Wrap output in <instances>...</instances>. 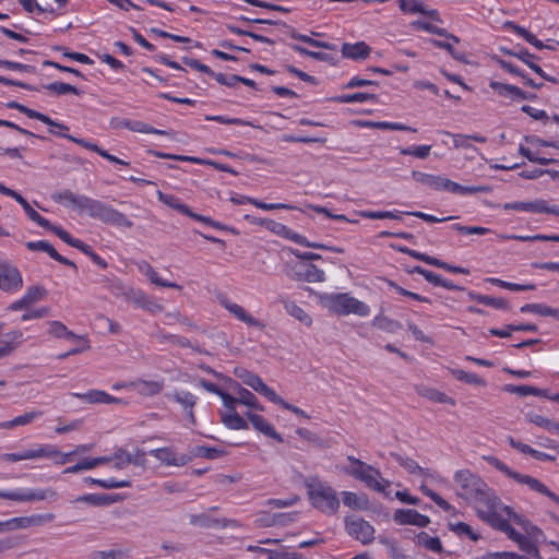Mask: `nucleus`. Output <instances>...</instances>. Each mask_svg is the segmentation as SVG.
I'll use <instances>...</instances> for the list:
<instances>
[{
	"label": "nucleus",
	"mask_w": 559,
	"mask_h": 559,
	"mask_svg": "<svg viewBox=\"0 0 559 559\" xmlns=\"http://www.w3.org/2000/svg\"><path fill=\"white\" fill-rule=\"evenodd\" d=\"M49 333L59 338H80L72 331H69L67 326L59 321L49 322Z\"/></svg>",
	"instance_id": "obj_54"
},
{
	"label": "nucleus",
	"mask_w": 559,
	"mask_h": 559,
	"mask_svg": "<svg viewBox=\"0 0 559 559\" xmlns=\"http://www.w3.org/2000/svg\"><path fill=\"white\" fill-rule=\"evenodd\" d=\"M92 448H93V444H80L73 451L68 452V453H61L58 450V454L56 455V459L53 461L56 464L63 465V464L68 463L69 461H71V459L74 455L88 452L92 450Z\"/></svg>",
	"instance_id": "obj_50"
},
{
	"label": "nucleus",
	"mask_w": 559,
	"mask_h": 559,
	"mask_svg": "<svg viewBox=\"0 0 559 559\" xmlns=\"http://www.w3.org/2000/svg\"><path fill=\"white\" fill-rule=\"evenodd\" d=\"M431 151V145H420V146H411L405 148H400V154L402 155H412L420 159H425L429 156Z\"/></svg>",
	"instance_id": "obj_58"
},
{
	"label": "nucleus",
	"mask_w": 559,
	"mask_h": 559,
	"mask_svg": "<svg viewBox=\"0 0 559 559\" xmlns=\"http://www.w3.org/2000/svg\"><path fill=\"white\" fill-rule=\"evenodd\" d=\"M110 127L112 129H117V130L126 128L133 132H140V133L166 134V131L155 129L145 122L138 121V120L122 119V118H118V117H115L110 120Z\"/></svg>",
	"instance_id": "obj_15"
},
{
	"label": "nucleus",
	"mask_w": 559,
	"mask_h": 559,
	"mask_svg": "<svg viewBox=\"0 0 559 559\" xmlns=\"http://www.w3.org/2000/svg\"><path fill=\"white\" fill-rule=\"evenodd\" d=\"M526 419L549 431H559V424L535 413L526 414Z\"/></svg>",
	"instance_id": "obj_49"
},
{
	"label": "nucleus",
	"mask_w": 559,
	"mask_h": 559,
	"mask_svg": "<svg viewBox=\"0 0 559 559\" xmlns=\"http://www.w3.org/2000/svg\"><path fill=\"white\" fill-rule=\"evenodd\" d=\"M222 421L226 427L234 430H246L249 428L248 423L236 412L223 414Z\"/></svg>",
	"instance_id": "obj_41"
},
{
	"label": "nucleus",
	"mask_w": 559,
	"mask_h": 559,
	"mask_svg": "<svg viewBox=\"0 0 559 559\" xmlns=\"http://www.w3.org/2000/svg\"><path fill=\"white\" fill-rule=\"evenodd\" d=\"M47 290L43 286H31L22 298L12 302L8 309L11 311L28 310L34 304L45 299Z\"/></svg>",
	"instance_id": "obj_12"
},
{
	"label": "nucleus",
	"mask_w": 559,
	"mask_h": 559,
	"mask_svg": "<svg viewBox=\"0 0 559 559\" xmlns=\"http://www.w3.org/2000/svg\"><path fill=\"white\" fill-rule=\"evenodd\" d=\"M497 503L493 504L491 509L486 508H478V516L491 524L492 526L497 527L499 531L506 533V531L511 525L507 520L500 518L496 512Z\"/></svg>",
	"instance_id": "obj_22"
},
{
	"label": "nucleus",
	"mask_w": 559,
	"mask_h": 559,
	"mask_svg": "<svg viewBox=\"0 0 559 559\" xmlns=\"http://www.w3.org/2000/svg\"><path fill=\"white\" fill-rule=\"evenodd\" d=\"M73 395L75 397L82 399L91 404H93V403L111 404V403H118L120 401L119 399L111 396L104 391H98V390H91L84 394L74 393Z\"/></svg>",
	"instance_id": "obj_27"
},
{
	"label": "nucleus",
	"mask_w": 559,
	"mask_h": 559,
	"mask_svg": "<svg viewBox=\"0 0 559 559\" xmlns=\"http://www.w3.org/2000/svg\"><path fill=\"white\" fill-rule=\"evenodd\" d=\"M141 271L148 277L151 283H153L155 285H158L162 287H167V288H176V289L182 288L180 285H178L176 283L162 280L158 276L157 272L152 267V265L146 262H144L143 265L141 266Z\"/></svg>",
	"instance_id": "obj_34"
},
{
	"label": "nucleus",
	"mask_w": 559,
	"mask_h": 559,
	"mask_svg": "<svg viewBox=\"0 0 559 559\" xmlns=\"http://www.w3.org/2000/svg\"><path fill=\"white\" fill-rule=\"evenodd\" d=\"M393 520L400 525H415L426 527L430 523L427 515L419 513L414 509H399L393 514Z\"/></svg>",
	"instance_id": "obj_14"
},
{
	"label": "nucleus",
	"mask_w": 559,
	"mask_h": 559,
	"mask_svg": "<svg viewBox=\"0 0 559 559\" xmlns=\"http://www.w3.org/2000/svg\"><path fill=\"white\" fill-rule=\"evenodd\" d=\"M25 246L29 251L46 252L50 258L58 261L59 263L71 266L74 270H78V266L73 261L59 254L57 252V250L52 247V245L46 240L28 241L25 243Z\"/></svg>",
	"instance_id": "obj_17"
},
{
	"label": "nucleus",
	"mask_w": 559,
	"mask_h": 559,
	"mask_svg": "<svg viewBox=\"0 0 559 559\" xmlns=\"http://www.w3.org/2000/svg\"><path fill=\"white\" fill-rule=\"evenodd\" d=\"M134 385L138 389V392L142 395L153 396L162 392L164 388L163 381H145L140 380Z\"/></svg>",
	"instance_id": "obj_38"
},
{
	"label": "nucleus",
	"mask_w": 559,
	"mask_h": 559,
	"mask_svg": "<svg viewBox=\"0 0 559 559\" xmlns=\"http://www.w3.org/2000/svg\"><path fill=\"white\" fill-rule=\"evenodd\" d=\"M217 299L221 306H223L229 313L235 316L239 321L248 324L249 326H254L261 330L264 329L265 324L263 322L253 318L240 305L231 302L225 295H219Z\"/></svg>",
	"instance_id": "obj_11"
},
{
	"label": "nucleus",
	"mask_w": 559,
	"mask_h": 559,
	"mask_svg": "<svg viewBox=\"0 0 559 559\" xmlns=\"http://www.w3.org/2000/svg\"><path fill=\"white\" fill-rule=\"evenodd\" d=\"M0 498L13 500V501H20V502H33V501H43V500L55 501L58 499V492L53 488L31 490V491L24 492V493L7 491V493H1Z\"/></svg>",
	"instance_id": "obj_9"
},
{
	"label": "nucleus",
	"mask_w": 559,
	"mask_h": 559,
	"mask_svg": "<svg viewBox=\"0 0 559 559\" xmlns=\"http://www.w3.org/2000/svg\"><path fill=\"white\" fill-rule=\"evenodd\" d=\"M372 325L389 333H394L402 328V324L399 321L382 314H379L373 319Z\"/></svg>",
	"instance_id": "obj_42"
},
{
	"label": "nucleus",
	"mask_w": 559,
	"mask_h": 559,
	"mask_svg": "<svg viewBox=\"0 0 559 559\" xmlns=\"http://www.w3.org/2000/svg\"><path fill=\"white\" fill-rule=\"evenodd\" d=\"M345 527L352 537L356 538L365 545L371 543L374 539L373 526H371L361 518H346Z\"/></svg>",
	"instance_id": "obj_7"
},
{
	"label": "nucleus",
	"mask_w": 559,
	"mask_h": 559,
	"mask_svg": "<svg viewBox=\"0 0 559 559\" xmlns=\"http://www.w3.org/2000/svg\"><path fill=\"white\" fill-rule=\"evenodd\" d=\"M516 58L527 64L535 73H543V69L534 61L539 58L531 53L526 48L520 47L516 52Z\"/></svg>",
	"instance_id": "obj_51"
},
{
	"label": "nucleus",
	"mask_w": 559,
	"mask_h": 559,
	"mask_svg": "<svg viewBox=\"0 0 559 559\" xmlns=\"http://www.w3.org/2000/svg\"><path fill=\"white\" fill-rule=\"evenodd\" d=\"M400 9L407 13H425L424 2L419 0H399Z\"/></svg>",
	"instance_id": "obj_59"
},
{
	"label": "nucleus",
	"mask_w": 559,
	"mask_h": 559,
	"mask_svg": "<svg viewBox=\"0 0 559 559\" xmlns=\"http://www.w3.org/2000/svg\"><path fill=\"white\" fill-rule=\"evenodd\" d=\"M14 200L22 205L29 219L38 224L40 227L49 226V221L36 212L20 193L14 195Z\"/></svg>",
	"instance_id": "obj_37"
},
{
	"label": "nucleus",
	"mask_w": 559,
	"mask_h": 559,
	"mask_svg": "<svg viewBox=\"0 0 559 559\" xmlns=\"http://www.w3.org/2000/svg\"><path fill=\"white\" fill-rule=\"evenodd\" d=\"M391 456L402 466L404 467L408 473L411 474H424L425 469L417 464L416 461H414L411 457H405L399 453H391Z\"/></svg>",
	"instance_id": "obj_45"
},
{
	"label": "nucleus",
	"mask_w": 559,
	"mask_h": 559,
	"mask_svg": "<svg viewBox=\"0 0 559 559\" xmlns=\"http://www.w3.org/2000/svg\"><path fill=\"white\" fill-rule=\"evenodd\" d=\"M489 86L496 91L500 96L503 97H511V98H518L524 97V91H522L520 87L511 84H504L497 81H491L489 83Z\"/></svg>",
	"instance_id": "obj_29"
},
{
	"label": "nucleus",
	"mask_w": 559,
	"mask_h": 559,
	"mask_svg": "<svg viewBox=\"0 0 559 559\" xmlns=\"http://www.w3.org/2000/svg\"><path fill=\"white\" fill-rule=\"evenodd\" d=\"M452 228L461 234L464 235H486L489 234L491 230L486 227L480 226H464L460 224H454Z\"/></svg>",
	"instance_id": "obj_63"
},
{
	"label": "nucleus",
	"mask_w": 559,
	"mask_h": 559,
	"mask_svg": "<svg viewBox=\"0 0 559 559\" xmlns=\"http://www.w3.org/2000/svg\"><path fill=\"white\" fill-rule=\"evenodd\" d=\"M43 228L52 231L56 236H58L62 241L68 243L69 246L81 250V248L85 245L80 239L73 238L67 230H64L60 226H56L49 222V226H44Z\"/></svg>",
	"instance_id": "obj_32"
},
{
	"label": "nucleus",
	"mask_w": 559,
	"mask_h": 559,
	"mask_svg": "<svg viewBox=\"0 0 559 559\" xmlns=\"http://www.w3.org/2000/svg\"><path fill=\"white\" fill-rule=\"evenodd\" d=\"M90 559H129L128 549L95 550L90 555Z\"/></svg>",
	"instance_id": "obj_44"
},
{
	"label": "nucleus",
	"mask_w": 559,
	"mask_h": 559,
	"mask_svg": "<svg viewBox=\"0 0 559 559\" xmlns=\"http://www.w3.org/2000/svg\"><path fill=\"white\" fill-rule=\"evenodd\" d=\"M371 48L365 41L356 44L345 43L342 46V55L345 58L353 60H365L369 57Z\"/></svg>",
	"instance_id": "obj_21"
},
{
	"label": "nucleus",
	"mask_w": 559,
	"mask_h": 559,
	"mask_svg": "<svg viewBox=\"0 0 559 559\" xmlns=\"http://www.w3.org/2000/svg\"><path fill=\"white\" fill-rule=\"evenodd\" d=\"M157 198L165 205L178 211L179 213H181L183 215L188 216L189 214H191V209L187 204L182 203L177 197H175L173 194H166V193H163L162 191H158Z\"/></svg>",
	"instance_id": "obj_31"
},
{
	"label": "nucleus",
	"mask_w": 559,
	"mask_h": 559,
	"mask_svg": "<svg viewBox=\"0 0 559 559\" xmlns=\"http://www.w3.org/2000/svg\"><path fill=\"white\" fill-rule=\"evenodd\" d=\"M235 376L239 378L245 384L253 389L255 392L260 393L269 401L276 393L273 389L267 386L263 380L255 373H252L243 368H236L234 371Z\"/></svg>",
	"instance_id": "obj_10"
},
{
	"label": "nucleus",
	"mask_w": 559,
	"mask_h": 559,
	"mask_svg": "<svg viewBox=\"0 0 559 559\" xmlns=\"http://www.w3.org/2000/svg\"><path fill=\"white\" fill-rule=\"evenodd\" d=\"M239 403L246 406L263 411V407L259 404L257 396L249 390L239 386L238 389Z\"/></svg>",
	"instance_id": "obj_53"
},
{
	"label": "nucleus",
	"mask_w": 559,
	"mask_h": 559,
	"mask_svg": "<svg viewBox=\"0 0 559 559\" xmlns=\"http://www.w3.org/2000/svg\"><path fill=\"white\" fill-rule=\"evenodd\" d=\"M381 473L374 468V471H366L358 480L364 481L369 488H372L379 492L384 491V486L381 481Z\"/></svg>",
	"instance_id": "obj_43"
},
{
	"label": "nucleus",
	"mask_w": 559,
	"mask_h": 559,
	"mask_svg": "<svg viewBox=\"0 0 559 559\" xmlns=\"http://www.w3.org/2000/svg\"><path fill=\"white\" fill-rule=\"evenodd\" d=\"M283 305L287 313L294 317L296 320H298L299 322L307 326H310L312 324L311 317L295 301L284 300Z\"/></svg>",
	"instance_id": "obj_30"
},
{
	"label": "nucleus",
	"mask_w": 559,
	"mask_h": 559,
	"mask_svg": "<svg viewBox=\"0 0 559 559\" xmlns=\"http://www.w3.org/2000/svg\"><path fill=\"white\" fill-rule=\"evenodd\" d=\"M484 460L487 461L490 465L496 467L498 471L507 475L508 477L514 479L515 481L528 486L532 490L545 495L550 498L554 502L559 504V496L550 491L542 481L537 478L532 477L530 475H523L511 469L507 464L497 459L496 456H484Z\"/></svg>",
	"instance_id": "obj_5"
},
{
	"label": "nucleus",
	"mask_w": 559,
	"mask_h": 559,
	"mask_svg": "<svg viewBox=\"0 0 559 559\" xmlns=\"http://www.w3.org/2000/svg\"><path fill=\"white\" fill-rule=\"evenodd\" d=\"M504 210L525 211L532 213H544L547 210L545 200H535L531 202H511L504 204Z\"/></svg>",
	"instance_id": "obj_24"
},
{
	"label": "nucleus",
	"mask_w": 559,
	"mask_h": 559,
	"mask_svg": "<svg viewBox=\"0 0 559 559\" xmlns=\"http://www.w3.org/2000/svg\"><path fill=\"white\" fill-rule=\"evenodd\" d=\"M377 95L371 93H362L357 92L354 94L340 95L332 98L333 102L341 104H349V103H364L367 100H376Z\"/></svg>",
	"instance_id": "obj_39"
},
{
	"label": "nucleus",
	"mask_w": 559,
	"mask_h": 559,
	"mask_svg": "<svg viewBox=\"0 0 559 559\" xmlns=\"http://www.w3.org/2000/svg\"><path fill=\"white\" fill-rule=\"evenodd\" d=\"M150 453L167 465L183 466L190 461V456L186 454L177 455L170 448L155 449Z\"/></svg>",
	"instance_id": "obj_19"
},
{
	"label": "nucleus",
	"mask_w": 559,
	"mask_h": 559,
	"mask_svg": "<svg viewBox=\"0 0 559 559\" xmlns=\"http://www.w3.org/2000/svg\"><path fill=\"white\" fill-rule=\"evenodd\" d=\"M193 455L198 456V457H205L209 460H214V459L224 456L225 451L222 449L199 445V447L194 448Z\"/></svg>",
	"instance_id": "obj_55"
},
{
	"label": "nucleus",
	"mask_w": 559,
	"mask_h": 559,
	"mask_svg": "<svg viewBox=\"0 0 559 559\" xmlns=\"http://www.w3.org/2000/svg\"><path fill=\"white\" fill-rule=\"evenodd\" d=\"M347 460H348V461H349L354 466H353V467H350V468H345V472H346L348 475H350V476L355 477L356 479H359V478H360V476H362V474H364L366 471H374V468H373L371 465H369V464H367V463H365V462L360 461L359 459H356V457H354V456H348V457H347Z\"/></svg>",
	"instance_id": "obj_46"
},
{
	"label": "nucleus",
	"mask_w": 559,
	"mask_h": 559,
	"mask_svg": "<svg viewBox=\"0 0 559 559\" xmlns=\"http://www.w3.org/2000/svg\"><path fill=\"white\" fill-rule=\"evenodd\" d=\"M43 416L41 411H31L23 415H20L12 420L0 423V429H13L17 426H26L32 424L35 419Z\"/></svg>",
	"instance_id": "obj_26"
},
{
	"label": "nucleus",
	"mask_w": 559,
	"mask_h": 559,
	"mask_svg": "<svg viewBox=\"0 0 559 559\" xmlns=\"http://www.w3.org/2000/svg\"><path fill=\"white\" fill-rule=\"evenodd\" d=\"M467 295L472 300H475L488 307L502 310H508L510 308L509 301L502 297H491L488 295H480L474 292H468Z\"/></svg>",
	"instance_id": "obj_25"
},
{
	"label": "nucleus",
	"mask_w": 559,
	"mask_h": 559,
	"mask_svg": "<svg viewBox=\"0 0 559 559\" xmlns=\"http://www.w3.org/2000/svg\"><path fill=\"white\" fill-rule=\"evenodd\" d=\"M415 390L420 396L426 397L430 401L442 404L455 405V401L452 397L433 388H429L426 385H416Z\"/></svg>",
	"instance_id": "obj_23"
},
{
	"label": "nucleus",
	"mask_w": 559,
	"mask_h": 559,
	"mask_svg": "<svg viewBox=\"0 0 559 559\" xmlns=\"http://www.w3.org/2000/svg\"><path fill=\"white\" fill-rule=\"evenodd\" d=\"M361 126L374 128V129H382V130H400V131H411L416 132L417 130L396 122H385V121H365V122H358Z\"/></svg>",
	"instance_id": "obj_40"
},
{
	"label": "nucleus",
	"mask_w": 559,
	"mask_h": 559,
	"mask_svg": "<svg viewBox=\"0 0 559 559\" xmlns=\"http://www.w3.org/2000/svg\"><path fill=\"white\" fill-rule=\"evenodd\" d=\"M305 486L311 504L326 514H334L340 508L336 491L329 485L318 479H307Z\"/></svg>",
	"instance_id": "obj_3"
},
{
	"label": "nucleus",
	"mask_w": 559,
	"mask_h": 559,
	"mask_svg": "<svg viewBox=\"0 0 559 559\" xmlns=\"http://www.w3.org/2000/svg\"><path fill=\"white\" fill-rule=\"evenodd\" d=\"M322 302L330 311L340 316L355 313L366 317L369 314V307L366 304L345 293L325 295L322 297Z\"/></svg>",
	"instance_id": "obj_4"
},
{
	"label": "nucleus",
	"mask_w": 559,
	"mask_h": 559,
	"mask_svg": "<svg viewBox=\"0 0 559 559\" xmlns=\"http://www.w3.org/2000/svg\"><path fill=\"white\" fill-rule=\"evenodd\" d=\"M58 449L51 444H40L36 449H27L20 453H4L0 456L5 462H17L23 460L50 459L55 460Z\"/></svg>",
	"instance_id": "obj_6"
},
{
	"label": "nucleus",
	"mask_w": 559,
	"mask_h": 559,
	"mask_svg": "<svg viewBox=\"0 0 559 559\" xmlns=\"http://www.w3.org/2000/svg\"><path fill=\"white\" fill-rule=\"evenodd\" d=\"M415 542L417 545L433 552L441 554L443 551L440 538L430 536L427 532L418 533L415 537Z\"/></svg>",
	"instance_id": "obj_28"
},
{
	"label": "nucleus",
	"mask_w": 559,
	"mask_h": 559,
	"mask_svg": "<svg viewBox=\"0 0 559 559\" xmlns=\"http://www.w3.org/2000/svg\"><path fill=\"white\" fill-rule=\"evenodd\" d=\"M23 285L20 271L7 261H0V289L3 292H16Z\"/></svg>",
	"instance_id": "obj_8"
},
{
	"label": "nucleus",
	"mask_w": 559,
	"mask_h": 559,
	"mask_svg": "<svg viewBox=\"0 0 559 559\" xmlns=\"http://www.w3.org/2000/svg\"><path fill=\"white\" fill-rule=\"evenodd\" d=\"M343 503L348 508L362 510L367 508L368 500L366 497H359L355 492L344 491Z\"/></svg>",
	"instance_id": "obj_47"
},
{
	"label": "nucleus",
	"mask_w": 559,
	"mask_h": 559,
	"mask_svg": "<svg viewBox=\"0 0 559 559\" xmlns=\"http://www.w3.org/2000/svg\"><path fill=\"white\" fill-rule=\"evenodd\" d=\"M112 461H115L116 468L122 469L127 465L131 464V453L120 448L115 452Z\"/></svg>",
	"instance_id": "obj_64"
},
{
	"label": "nucleus",
	"mask_w": 559,
	"mask_h": 559,
	"mask_svg": "<svg viewBox=\"0 0 559 559\" xmlns=\"http://www.w3.org/2000/svg\"><path fill=\"white\" fill-rule=\"evenodd\" d=\"M454 480L457 484L456 495L476 504L477 509H491L499 499L488 488L487 484L477 475L468 469H461L454 474Z\"/></svg>",
	"instance_id": "obj_2"
},
{
	"label": "nucleus",
	"mask_w": 559,
	"mask_h": 559,
	"mask_svg": "<svg viewBox=\"0 0 559 559\" xmlns=\"http://www.w3.org/2000/svg\"><path fill=\"white\" fill-rule=\"evenodd\" d=\"M44 88H46L50 92H53L57 95H64V94H69V93L75 94V95L82 94V92L80 90H78L75 86L68 84V83H63V82L49 83L47 85H44Z\"/></svg>",
	"instance_id": "obj_52"
},
{
	"label": "nucleus",
	"mask_w": 559,
	"mask_h": 559,
	"mask_svg": "<svg viewBox=\"0 0 559 559\" xmlns=\"http://www.w3.org/2000/svg\"><path fill=\"white\" fill-rule=\"evenodd\" d=\"M412 177L419 183L427 186L433 190H447L451 192L452 180L442 177L435 176L430 174H425L421 171L414 170L412 173Z\"/></svg>",
	"instance_id": "obj_16"
},
{
	"label": "nucleus",
	"mask_w": 559,
	"mask_h": 559,
	"mask_svg": "<svg viewBox=\"0 0 559 559\" xmlns=\"http://www.w3.org/2000/svg\"><path fill=\"white\" fill-rule=\"evenodd\" d=\"M21 112L26 115L28 118L31 119H37L41 122H44L45 124H48L50 127H55V128H58L59 130H63V131H68L69 130V127L63 124V123H60V122H57L55 120H52L50 117L39 112V111H36L34 109H31L26 106L23 105L22 109H21Z\"/></svg>",
	"instance_id": "obj_33"
},
{
	"label": "nucleus",
	"mask_w": 559,
	"mask_h": 559,
	"mask_svg": "<svg viewBox=\"0 0 559 559\" xmlns=\"http://www.w3.org/2000/svg\"><path fill=\"white\" fill-rule=\"evenodd\" d=\"M247 417L254 429H257L259 432L275 439L278 442H283L282 436L276 432L274 427L263 416L253 413H247Z\"/></svg>",
	"instance_id": "obj_20"
},
{
	"label": "nucleus",
	"mask_w": 559,
	"mask_h": 559,
	"mask_svg": "<svg viewBox=\"0 0 559 559\" xmlns=\"http://www.w3.org/2000/svg\"><path fill=\"white\" fill-rule=\"evenodd\" d=\"M55 519L53 514L46 515H33V516H22L14 518L8 521H3L4 532L13 531L17 528H26L31 525L40 524L43 521H52Z\"/></svg>",
	"instance_id": "obj_18"
},
{
	"label": "nucleus",
	"mask_w": 559,
	"mask_h": 559,
	"mask_svg": "<svg viewBox=\"0 0 559 559\" xmlns=\"http://www.w3.org/2000/svg\"><path fill=\"white\" fill-rule=\"evenodd\" d=\"M359 215L361 217L371 218V219H401V216L397 213L390 211H360Z\"/></svg>",
	"instance_id": "obj_60"
},
{
	"label": "nucleus",
	"mask_w": 559,
	"mask_h": 559,
	"mask_svg": "<svg viewBox=\"0 0 559 559\" xmlns=\"http://www.w3.org/2000/svg\"><path fill=\"white\" fill-rule=\"evenodd\" d=\"M75 501L86 502V503H90L93 506H105V504H110L111 502H114V499H111L107 495L87 493V495L79 497Z\"/></svg>",
	"instance_id": "obj_57"
},
{
	"label": "nucleus",
	"mask_w": 559,
	"mask_h": 559,
	"mask_svg": "<svg viewBox=\"0 0 559 559\" xmlns=\"http://www.w3.org/2000/svg\"><path fill=\"white\" fill-rule=\"evenodd\" d=\"M270 402L282 406L284 409H287V411L296 414L297 416L309 418V416L301 408H299L293 404H289L284 399H282L277 393L274 394V396L271 399Z\"/></svg>",
	"instance_id": "obj_62"
},
{
	"label": "nucleus",
	"mask_w": 559,
	"mask_h": 559,
	"mask_svg": "<svg viewBox=\"0 0 559 559\" xmlns=\"http://www.w3.org/2000/svg\"><path fill=\"white\" fill-rule=\"evenodd\" d=\"M55 201H66L80 211H85L92 218L99 219L104 224L131 228L133 223L121 212L98 200L85 195H78L70 190H64L52 195Z\"/></svg>",
	"instance_id": "obj_1"
},
{
	"label": "nucleus",
	"mask_w": 559,
	"mask_h": 559,
	"mask_svg": "<svg viewBox=\"0 0 559 559\" xmlns=\"http://www.w3.org/2000/svg\"><path fill=\"white\" fill-rule=\"evenodd\" d=\"M521 312H533L543 317H554L559 320V309L550 308L544 304H526L521 307Z\"/></svg>",
	"instance_id": "obj_36"
},
{
	"label": "nucleus",
	"mask_w": 559,
	"mask_h": 559,
	"mask_svg": "<svg viewBox=\"0 0 559 559\" xmlns=\"http://www.w3.org/2000/svg\"><path fill=\"white\" fill-rule=\"evenodd\" d=\"M171 397L185 409L193 408L197 403V396L186 391H176L171 394Z\"/></svg>",
	"instance_id": "obj_56"
},
{
	"label": "nucleus",
	"mask_w": 559,
	"mask_h": 559,
	"mask_svg": "<svg viewBox=\"0 0 559 559\" xmlns=\"http://www.w3.org/2000/svg\"><path fill=\"white\" fill-rule=\"evenodd\" d=\"M260 225L264 226L272 233L284 237L289 234V228L281 223H277L273 219H260Z\"/></svg>",
	"instance_id": "obj_61"
},
{
	"label": "nucleus",
	"mask_w": 559,
	"mask_h": 559,
	"mask_svg": "<svg viewBox=\"0 0 559 559\" xmlns=\"http://www.w3.org/2000/svg\"><path fill=\"white\" fill-rule=\"evenodd\" d=\"M492 189L489 186H471L465 187L452 181L451 192L459 194H473V193H489Z\"/></svg>",
	"instance_id": "obj_48"
},
{
	"label": "nucleus",
	"mask_w": 559,
	"mask_h": 559,
	"mask_svg": "<svg viewBox=\"0 0 559 559\" xmlns=\"http://www.w3.org/2000/svg\"><path fill=\"white\" fill-rule=\"evenodd\" d=\"M443 134L453 138V144H454L455 148H461V147L473 148V145L469 142L471 140L479 142V143H485L487 141V139L485 136L477 135V134H474V135L451 134L448 131H443Z\"/></svg>",
	"instance_id": "obj_35"
},
{
	"label": "nucleus",
	"mask_w": 559,
	"mask_h": 559,
	"mask_svg": "<svg viewBox=\"0 0 559 559\" xmlns=\"http://www.w3.org/2000/svg\"><path fill=\"white\" fill-rule=\"evenodd\" d=\"M294 278L308 283H321L325 281L324 272L312 263L298 262L294 265Z\"/></svg>",
	"instance_id": "obj_13"
}]
</instances>
